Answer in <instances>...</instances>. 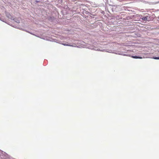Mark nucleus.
<instances>
[{
	"label": "nucleus",
	"mask_w": 159,
	"mask_h": 159,
	"mask_svg": "<svg viewBox=\"0 0 159 159\" xmlns=\"http://www.w3.org/2000/svg\"><path fill=\"white\" fill-rule=\"evenodd\" d=\"M89 48L90 49H94V50H95V51H102V52L104 51V49H103V50L100 49H98L97 48H92L91 47H90V48Z\"/></svg>",
	"instance_id": "1"
},
{
	"label": "nucleus",
	"mask_w": 159,
	"mask_h": 159,
	"mask_svg": "<svg viewBox=\"0 0 159 159\" xmlns=\"http://www.w3.org/2000/svg\"><path fill=\"white\" fill-rule=\"evenodd\" d=\"M62 44L65 46H69L72 47H75L74 45H72L66 43H62Z\"/></svg>",
	"instance_id": "2"
},
{
	"label": "nucleus",
	"mask_w": 159,
	"mask_h": 159,
	"mask_svg": "<svg viewBox=\"0 0 159 159\" xmlns=\"http://www.w3.org/2000/svg\"><path fill=\"white\" fill-rule=\"evenodd\" d=\"M132 57L134 58H135V59H138V58L142 59V57H139V56H132Z\"/></svg>",
	"instance_id": "3"
},
{
	"label": "nucleus",
	"mask_w": 159,
	"mask_h": 159,
	"mask_svg": "<svg viewBox=\"0 0 159 159\" xmlns=\"http://www.w3.org/2000/svg\"><path fill=\"white\" fill-rule=\"evenodd\" d=\"M146 17L147 18H148V19L147 20H148V21H149L151 19V18H150L151 17L149 15H148V16H146Z\"/></svg>",
	"instance_id": "4"
},
{
	"label": "nucleus",
	"mask_w": 159,
	"mask_h": 159,
	"mask_svg": "<svg viewBox=\"0 0 159 159\" xmlns=\"http://www.w3.org/2000/svg\"><path fill=\"white\" fill-rule=\"evenodd\" d=\"M141 19L143 20H144V21H145V20H147L148 19V18H147L146 17V16L144 17H143L142 18H141Z\"/></svg>",
	"instance_id": "5"
},
{
	"label": "nucleus",
	"mask_w": 159,
	"mask_h": 159,
	"mask_svg": "<svg viewBox=\"0 0 159 159\" xmlns=\"http://www.w3.org/2000/svg\"><path fill=\"white\" fill-rule=\"evenodd\" d=\"M122 55L124 56H129L130 57L131 56V55L130 54H121Z\"/></svg>",
	"instance_id": "6"
},
{
	"label": "nucleus",
	"mask_w": 159,
	"mask_h": 159,
	"mask_svg": "<svg viewBox=\"0 0 159 159\" xmlns=\"http://www.w3.org/2000/svg\"><path fill=\"white\" fill-rule=\"evenodd\" d=\"M6 15L8 17V18H11V16L10 14H7Z\"/></svg>",
	"instance_id": "7"
},
{
	"label": "nucleus",
	"mask_w": 159,
	"mask_h": 159,
	"mask_svg": "<svg viewBox=\"0 0 159 159\" xmlns=\"http://www.w3.org/2000/svg\"><path fill=\"white\" fill-rule=\"evenodd\" d=\"M13 20H14L16 22H17V23H20V21L19 20H15V19H13Z\"/></svg>",
	"instance_id": "8"
},
{
	"label": "nucleus",
	"mask_w": 159,
	"mask_h": 159,
	"mask_svg": "<svg viewBox=\"0 0 159 159\" xmlns=\"http://www.w3.org/2000/svg\"><path fill=\"white\" fill-rule=\"evenodd\" d=\"M154 58L155 59H159V57H154Z\"/></svg>",
	"instance_id": "9"
},
{
	"label": "nucleus",
	"mask_w": 159,
	"mask_h": 159,
	"mask_svg": "<svg viewBox=\"0 0 159 159\" xmlns=\"http://www.w3.org/2000/svg\"><path fill=\"white\" fill-rule=\"evenodd\" d=\"M30 33L31 34H33V35H34V34H32V33Z\"/></svg>",
	"instance_id": "10"
},
{
	"label": "nucleus",
	"mask_w": 159,
	"mask_h": 159,
	"mask_svg": "<svg viewBox=\"0 0 159 159\" xmlns=\"http://www.w3.org/2000/svg\"><path fill=\"white\" fill-rule=\"evenodd\" d=\"M26 32H29V33H30L29 32H28V31H26Z\"/></svg>",
	"instance_id": "11"
},
{
	"label": "nucleus",
	"mask_w": 159,
	"mask_h": 159,
	"mask_svg": "<svg viewBox=\"0 0 159 159\" xmlns=\"http://www.w3.org/2000/svg\"><path fill=\"white\" fill-rule=\"evenodd\" d=\"M75 46V47H77V46ZM77 47H78V46H77Z\"/></svg>",
	"instance_id": "12"
}]
</instances>
